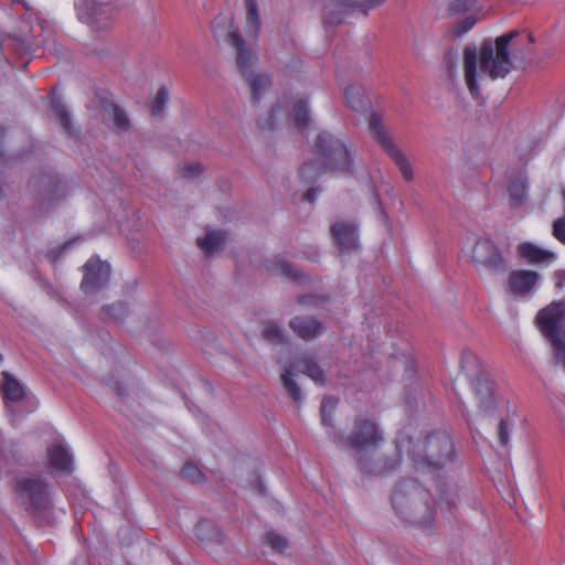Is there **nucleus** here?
Returning a JSON list of instances; mask_svg holds the SVG:
<instances>
[{"label":"nucleus","instance_id":"obj_23","mask_svg":"<svg viewBox=\"0 0 565 565\" xmlns=\"http://www.w3.org/2000/svg\"><path fill=\"white\" fill-rule=\"evenodd\" d=\"M226 235L222 231H211L205 234L204 237L196 239L198 246L205 252L211 254L220 249L225 244Z\"/></svg>","mask_w":565,"mask_h":565},{"label":"nucleus","instance_id":"obj_2","mask_svg":"<svg viewBox=\"0 0 565 565\" xmlns=\"http://www.w3.org/2000/svg\"><path fill=\"white\" fill-rule=\"evenodd\" d=\"M384 441L383 431L379 425L370 418L358 416L353 428L348 436H340L337 444L340 447H350L354 450V457L360 469L365 473L382 475L395 469L398 459L388 461L374 460L373 455Z\"/></svg>","mask_w":565,"mask_h":565},{"label":"nucleus","instance_id":"obj_24","mask_svg":"<svg viewBox=\"0 0 565 565\" xmlns=\"http://www.w3.org/2000/svg\"><path fill=\"white\" fill-rule=\"evenodd\" d=\"M266 267L276 275L290 279L298 278L297 269L281 256H275L273 259L267 260Z\"/></svg>","mask_w":565,"mask_h":565},{"label":"nucleus","instance_id":"obj_47","mask_svg":"<svg viewBox=\"0 0 565 565\" xmlns=\"http://www.w3.org/2000/svg\"><path fill=\"white\" fill-rule=\"evenodd\" d=\"M115 309H118V310H120V311H125V309H126V308H125V305H124V303H118V305H114V306H111V307H105V308H104V311H105L107 315L111 316V312H110V311H111V310H115Z\"/></svg>","mask_w":565,"mask_h":565},{"label":"nucleus","instance_id":"obj_25","mask_svg":"<svg viewBox=\"0 0 565 565\" xmlns=\"http://www.w3.org/2000/svg\"><path fill=\"white\" fill-rule=\"evenodd\" d=\"M461 369L469 380L487 372L479 358L471 351H463L461 354Z\"/></svg>","mask_w":565,"mask_h":565},{"label":"nucleus","instance_id":"obj_14","mask_svg":"<svg viewBox=\"0 0 565 565\" xmlns=\"http://www.w3.org/2000/svg\"><path fill=\"white\" fill-rule=\"evenodd\" d=\"M289 328L303 341H312L320 337L326 328L323 323L312 317L297 316L289 321Z\"/></svg>","mask_w":565,"mask_h":565},{"label":"nucleus","instance_id":"obj_50","mask_svg":"<svg viewBox=\"0 0 565 565\" xmlns=\"http://www.w3.org/2000/svg\"><path fill=\"white\" fill-rule=\"evenodd\" d=\"M3 137H4V129L0 128V141L2 140Z\"/></svg>","mask_w":565,"mask_h":565},{"label":"nucleus","instance_id":"obj_29","mask_svg":"<svg viewBox=\"0 0 565 565\" xmlns=\"http://www.w3.org/2000/svg\"><path fill=\"white\" fill-rule=\"evenodd\" d=\"M262 337L274 345L285 342L282 329L274 321H265L262 323Z\"/></svg>","mask_w":565,"mask_h":565},{"label":"nucleus","instance_id":"obj_37","mask_svg":"<svg viewBox=\"0 0 565 565\" xmlns=\"http://www.w3.org/2000/svg\"><path fill=\"white\" fill-rule=\"evenodd\" d=\"M265 543L279 553H282L288 547L287 540L274 531L266 533Z\"/></svg>","mask_w":565,"mask_h":565},{"label":"nucleus","instance_id":"obj_49","mask_svg":"<svg viewBox=\"0 0 565 565\" xmlns=\"http://www.w3.org/2000/svg\"><path fill=\"white\" fill-rule=\"evenodd\" d=\"M316 196H317V193H316V190H315V189H309V190L306 192V194H305L306 200H308V201H310V202H311V201H313V200L316 199Z\"/></svg>","mask_w":565,"mask_h":565},{"label":"nucleus","instance_id":"obj_9","mask_svg":"<svg viewBox=\"0 0 565 565\" xmlns=\"http://www.w3.org/2000/svg\"><path fill=\"white\" fill-rule=\"evenodd\" d=\"M117 7L113 0H79L78 18L95 31H106L113 25Z\"/></svg>","mask_w":565,"mask_h":565},{"label":"nucleus","instance_id":"obj_19","mask_svg":"<svg viewBox=\"0 0 565 565\" xmlns=\"http://www.w3.org/2000/svg\"><path fill=\"white\" fill-rule=\"evenodd\" d=\"M243 77L249 86L252 104L257 106L270 89L271 81L265 73L249 72L248 75H243Z\"/></svg>","mask_w":565,"mask_h":565},{"label":"nucleus","instance_id":"obj_17","mask_svg":"<svg viewBox=\"0 0 565 565\" xmlns=\"http://www.w3.org/2000/svg\"><path fill=\"white\" fill-rule=\"evenodd\" d=\"M539 274L533 270H514L509 275V289L516 295H526L539 281Z\"/></svg>","mask_w":565,"mask_h":565},{"label":"nucleus","instance_id":"obj_38","mask_svg":"<svg viewBox=\"0 0 565 565\" xmlns=\"http://www.w3.org/2000/svg\"><path fill=\"white\" fill-rule=\"evenodd\" d=\"M168 100H169L168 89L166 87L159 88V90L157 92V95L151 104V114L153 116L161 115Z\"/></svg>","mask_w":565,"mask_h":565},{"label":"nucleus","instance_id":"obj_22","mask_svg":"<svg viewBox=\"0 0 565 565\" xmlns=\"http://www.w3.org/2000/svg\"><path fill=\"white\" fill-rule=\"evenodd\" d=\"M459 501V492L458 487L456 484H443L439 488V499L438 503L441 509H447V511L455 515Z\"/></svg>","mask_w":565,"mask_h":565},{"label":"nucleus","instance_id":"obj_28","mask_svg":"<svg viewBox=\"0 0 565 565\" xmlns=\"http://www.w3.org/2000/svg\"><path fill=\"white\" fill-rule=\"evenodd\" d=\"M195 536L201 542L215 541V542L221 543L222 539H223V534H222L221 530L216 525H214L210 522H200L195 526Z\"/></svg>","mask_w":565,"mask_h":565},{"label":"nucleus","instance_id":"obj_40","mask_svg":"<svg viewBox=\"0 0 565 565\" xmlns=\"http://www.w3.org/2000/svg\"><path fill=\"white\" fill-rule=\"evenodd\" d=\"M476 18L473 15H468L461 21L456 22L452 25V32L456 36H462L465 33H467L469 30L473 28L476 24Z\"/></svg>","mask_w":565,"mask_h":565},{"label":"nucleus","instance_id":"obj_45","mask_svg":"<svg viewBox=\"0 0 565 565\" xmlns=\"http://www.w3.org/2000/svg\"><path fill=\"white\" fill-rule=\"evenodd\" d=\"M202 167L201 164H190L185 168V175L186 177H194L201 173Z\"/></svg>","mask_w":565,"mask_h":565},{"label":"nucleus","instance_id":"obj_42","mask_svg":"<svg viewBox=\"0 0 565 565\" xmlns=\"http://www.w3.org/2000/svg\"><path fill=\"white\" fill-rule=\"evenodd\" d=\"M510 436V424L507 419H501L498 428L499 443L502 446H508Z\"/></svg>","mask_w":565,"mask_h":565},{"label":"nucleus","instance_id":"obj_1","mask_svg":"<svg viewBox=\"0 0 565 565\" xmlns=\"http://www.w3.org/2000/svg\"><path fill=\"white\" fill-rule=\"evenodd\" d=\"M516 32H509L498 36L494 42L484 40L481 43L479 53L475 45H467L463 49V77L469 93L478 97L480 87L478 78L487 75L490 79L504 78L512 68L509 45L516 35Z\"/></svg>","mask_w":565,"mask_h":565},{"label":"nucleus","instance_id":"obj_43","mask_svg":"<svg viewBox=\"0 0 565 565\" xmlns=\"http://www.w3.org/2000/svg\"><path fill=\"white\" fill-rule=\"evenodd\" d=\"M280 110V107L279 106H276V107H273L269 115L265 118H260L258 120V126L263 129V130H270L274 128L275 126V115L277 111Z\"/></svg>","mask_w":565,"mask_h":565},{"label":"nucleus","instance_id":"obj_11","mask_svg":"<svg viewBox=\"0 0 565 565\" xmlns=\"http://www.w3.org/2000/svg\"><path fill=\"white\" fill-rule=\"evenodd\" d=\"M110 278V266L97 257H92L84 266V277L81 284L86 294H96L105 288Z\"/></svg>","mask_w":565,"mask_h":565},{"label":"nucleus","instance_id":"obj_30","mask_svg":"<svg viewBox=\"0 0 565 565\" xmlns=\"http://www.w3.org/2000/svg\"><path fill=\"white\" fill-rule=\"evenodd\" d=\"M509 195L511 200V206H521L527 195V184L521 179L513 180L509 185Z\"/></svg>","mask_w":565,"mask_h":565},{"label":"nucleus","instance_id":"obj_46","mask_svg":"<svg viewBox=\"0 0 565 565\" xmlns=\"http://www.w3.org/2000/svg\"><path fill=\"white\" fill-rule=\"evenodd\" d=\"M385 0H363L361 2V7L366 9H373L380 4H382Z\"/></svg>","mask_w":565,"mask_h":565},{"label":"nucleus","instance_id":"obj_39","mask_svg":"<svg viewBox=\"0 0 565 565\" xmlns=\"http://www.w3.org/2000/svg\"><path fill=\"white\" fill-rule=\"evenodd\" d=\"M181 476L193 483H200L203 481L204 476L193 463H185L181 469Z\"/></svg>","mask_w":565,"mask_h":565},{"label":"nucleus","instance_id":"obj_51","mask_svg":"<svg viewBox=\"0 0 565 565\" xmlns=\"http://www.w3.org/2000/svg\"><path fill=\"white\" fill-rule=\"evenodd\" d=\"M527 41H529L530 44L533 42L532 35H527Z\"/></svg>","mask_w":565,"mask_h":565},{"label":"nucleus","instance_id":"obj_5","mask_svg":"<svg viewBox=\"0 0 565 565\" xmlns=\"http://www.w3.org/2000/svg\"><path fill=\"white\" fill-rule=\"evenodd\" d=\"M315 147L321 156V161L303 163L300 175L305 181L313 182L323 171H351L352 159L343 140L331 132L322 131L318 135Z\"/></svg>","mask_w":565,"mask_h":565},{"label":"nucleus","instance_id":"obj_8","mask_svg":"<svg viewBox=\"0 0 565 565\" xmlns=\"http://www.w3.org/2000/svg\"><path fill=\"white\" fill-rule=\"evenodd\" d=\"M292 370H299L301 373L310 377L316 384H326L324 371L320 367L317 361L308 354H305L297 359L290 367L285 369L281 374V382L289 396L296 402L301 403L303 399L301 388L295 381V374Z\"/></svg>","mask_w":565,"mask_h":565},{"label":"nucleus","instance_id":"obj_44","mask_svg":"<svg viewBox=\"0 0 565 565\" xmlns=\"http://www.w3.org/2000/svg\"><path fill=\"white\" fill-rule=\"evenodd\" d=\"M328 298L319 297L313 295H306L299 298V302L305 306L319 307L322 303L327 302Z\"/></svg>","mask_w":565,"mask_h":565},{"label":"nucleus","instance_id":"obj_4","mask_svg":"<svg viewBox=\"0 0 565 565\" xmlns=\"http://www.w3.org/2000/svg\"><path fill=\"white\" fill-rule=\"evenodd\" d=\"M429 493L416 481L401 482L392 494L396 514L416 526L428 529L434 524L435 512L429 505Z\"/></svg>","mask_w":565,"mask_h":565},{"label":"nucleus","instance_id":"obj_26","mask_svg":"<svg viewBox=\"0 0 565 565\" xmlns=\"http://www.w3.org/2000/svg\"><path fill=\"white\" fill-rule=\"evenodd\" d=\"M107 115L113 119L114 129L124 132L130 129V120L124 109L115 104L105 106Z\"/></svg>","mask_w":565,"mask_h":565},{"label":"nucleus","instance_id":"obj_21","mask_svg":"<svg viewBox=\"0 0 565 565\" xmlns=\"http://www.w3.org/2000/svg\"><path fill=\"white\" fill-rule=\"evenodd\" d=\"M520 255L529 263H552L555 260L556 255L547 249L539 247L532 243H523L518 246Z\"/></svg>","mask_w":565,"mask_h":565},{"label":"nucleus","instance_id":"obj_36","mask_svg":"<svg viewBox=\"0 0 565 565\" xmlns=\"http://www.w3.org/2000/svg\"><path fill=\"white\" fill-rule=\"evenodd\" d=\"M337 399L333 397H324L321 403L320 413L321 422L324 426H331V416L337 408Z\"/></svg>","mask_w":565,"mask_h":565},{"label":"nucleus","instance_id":"obj_27","mask_svg":"<svg viewBox=\"0 0 565 565\" xmlns=\"http://www.w3.org/2000/svg\"><path fill=\"white\" fill-rule=\"evenodd\" d=\"M6 382L2 385V393L7 401L19 402L23 399L25 392L22 384L15 379L9 376L7 372L3 373Z\"/></svg>","mask_w":565,"mask_h":565},{"label":"nucleus","instance_id":"obj_12","mask_svg":"<svg viewBox=\"0 0 565 565\" xmlns=\"http://www.w3.org/2000/svg\"><path fill=\"white\" fill-rule=\"evenodd\" d=\"M565 316V305L557 302L542 309L537 316L536 321L541 331L552 341H557L565 338L561 329V323Z\"/></svg>","mask_w":565,"mask_h":565},{"label":"nucleus","instance_id":"obj_41","mask_svg":"<svg viewBox=\"0 0 565 565\" xmlns=\"http://www.w3.org/2000/svg\"><path fill=\"white\" fill-rule=\"evenodd\" d=\"M477 0H455L450 10L455 13L467 12L475 8Z\"/></svg>","mask_w":565,"mask_h":565},{"label":"nucleus","instance_id":"obj_15","mask_svg":"<svg viewBox=\"0 0 565 565\" xmlns=\"http://www.w3.org/2000/svg\"><path fill=\"white\" fill-rule=\"evenodd\" d=\"M227 42L230 45L236 49V63L241 71L242 76L248 75L253 72L250 67L256 60L254 53L245 46V41L238 33V31H231L227 35Z\"/></svg>","mask_w":565,"mask_h":565},{"label":"nucleus","instance_id":"obj_33","mask_svg":"<svg viewBox=\"0 0 565 565\" xmlns=\"http://www.w3.org/2000/svg\"><path fill=\"white\" fill-rule=\"evenodd\" d=\"M364 89L358 86H348L345 88V98L349 106L354 110L363 109L366 104L364 103Z\"/></svg>","mask_w":565,"mask_h":565},{"label":"nucleus","instance_id":"obj_20","mask_svg":"<svg viewBox=\"0 0 565 565\" xmlns=\"http://www.w3.org/2000/svg\"><path fill=\"white\" fill-rule=\"evenodd\" d=\"M47 458L50 466L63 472H71L73 466V457L70 450L60 443L53 444L47 449Z\"/></svg>","mask_w":565,"mask_h":565},{"label":"nucleus","instance_id":"obj_35","mask_svg":"<svg viewBox=\"0 0 565 565\" xmlns=\"http://www.w3.org/2000/svg\"><path fill=\"white\" fill-rule=\"evenodd\" d=\"M52 110L55 115V117L61 121L64 129L72 134V121L70 113L67 111L66 107L58 100H53L52 103Z\"/></svg>","mask_w":565,"mask_h":565},{"label":"nucleus","instance_id":"obj_13","mask_svg":"<svg viewBox=\"0 0 565 565\" xmlns=\"http://www.w3.org/2000/svg\"><path fill=\"white\" fill-rule=\"evenodd\" d=\"M331 234L341 253L359 248L358 226L351 221H338L331 226Z\"/></svg>","mask_w":565,"mask_h":565},{"label":"nucleus","instance_id":"obj_34","mask_svg":"<svg viewBox=\"0 0 565 565\" xmlns=\"http://www.w3.org/2000/svg\"><path fill=\"white\" fill-rule=\"evenodd\" d=\"M30 184L32 188L38 189L39 191H42L51 196V194L56 189V181L52 175L49 174H42L39 177H33L30 181Z\"/></svg>","mask_w":565,"mask_h":565},{"label":"nucleus","instance_id":"obj_52","mask_svg":"<svg viewBox=\"0 0 565 565\" xmlns=\"http://www.w3.org/2000/svg\"><path fill=\"white\" fill-rule=\"evenodd\" d=\"M2 361V355L0 354V362Z\"/></svg>","mask_w":565,"mask_h":565},{"label":"nucleus","instance_id":"obj_32","mask_svg":"<svg viewBox=\"0 0 565 565\" xmlns=\"http://www.w3.org/2000/svg\"><path fill=\"white\" fill-rule=\"evenodd\" d=\"M291 117L297 127L306 128L310 122L308 103L303 99L298 100L294 105Z\"/></svg>","mask_w":565,"mask_h":565},{"label":"nucleus","instance_id":"obj_48","mask_svg":"<svg viewBox=\"0 0 565 565\" xmlns=\"http://www.w3.org/2000/svg\"><path fill=\"white\" fill-rule=\"evenodd\" d=\"M455 57L456 56L451 52L447 53L445 58H446L448 67H450V68L455 67Z\"/></svg>","mask_w":565,"mask_h":565},{"label":"nucleus","instance_id":"obj_3","mask_svg":"<svg viewBox=\"0 0 565 565\" xmlns=\"http://www.w3.org/2000/svg\"><path fill=\"white\" fill-rule=\"evenodd\" d=\"M396 447L399 452H407L417 469H441L455 458L454 441L446 431H435L416 441L401 434L396 439Z\"/></svg>","mask_w":565,"mask_h":565},{"label":"nucleus","instance_id":"obj_7","mask_svg":"<svg viewBox=\"0 0 565 565\" xmlns=\"http://www.w3.org/2000/svg\"><path fill=\"white\" fill-rule=\"evenodd\" d=\"M15 492L28 511L43 512L51 507L49 484L41 476L19 477Z\"/></svg>","mask_w":565,"mask_h":565},{"label":"nucleus","instance_id":"obj_18","mask_svg":"<svg viewBox=\"0 0 565 565\" xmlns=\"http://www.w3.org/2000/svg\"><path fill=\"white\" fill-rule=\"evenodd\" d=\"M470 385L478 399L479 407L484 411L489 409L492 406L493 385L488 372L470 380Z\"/></svg>","mask_w":565,"mask_h":565},{"label":"nucleus","instance_id":"obj_31","mask_svg":"<svg viewBox=\"0 0 565 565\" xmlns=\"http://www.w3.org/2000/svg\"><path fill=\"white\" fill-rule=\"evenodd\" d=\"M246 8V23L248 30L257 35L260 30V19L256 0H244Z\"/></svg>","mask_w":565,"mask_h":565},{"label":"nucleus","instance_id":"obj_16","mask_svg":"<svg viewBox=\"0 0 565 565\" xmlns=\"http://www.w3.org/2000/svg\"><path fill=\"white\" fill-rule=\"evenodd\" d=\"M355 3L356 0H328L323 7V22L331 25L341 24Z\"/></svg>","mask_w":565,"mask_h":565},{"label":"nucleus","instance_id":"obj_10","mask_svg":"<svg viewBox=\"0 0 565 565\" xmlns=\"http://www.w3.org/2000/svg\"><path fill=\"white\" fill-rule=\"evenodd\" d=\"M470 262L479 271L500 273L507 270V264L499 247L489 238L476 241Z\"/></svg>","mask_w":565,"mask_h":565},{"label":"nucleus","instance_id":"obj_6","mask_svg":"<svg viewBox=\"0 0 565 565\" xmlns=\"http://www.w3.org/2000/svg\"><path fill=\"white\" fill-rule=\"evenodd\" d=\"M369 129L372 139L381 146L383 151L395 163L403 179L406 182L413 181L414 172L412 164L404 151L394 142L392 136L383 125L382 117L380 115L371 114L369 118Z\"/></svg>","mask_w":565,"mask_h":565}]
</instances>
